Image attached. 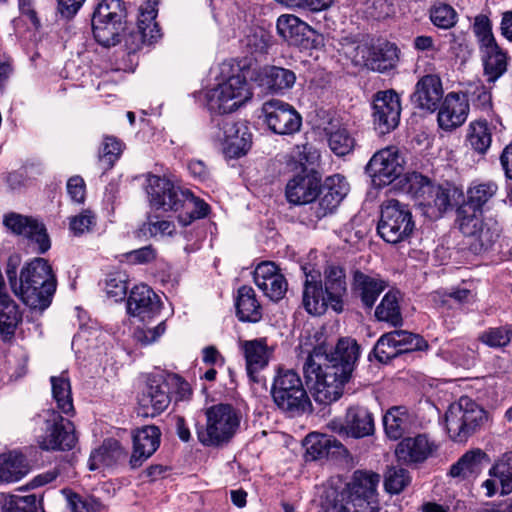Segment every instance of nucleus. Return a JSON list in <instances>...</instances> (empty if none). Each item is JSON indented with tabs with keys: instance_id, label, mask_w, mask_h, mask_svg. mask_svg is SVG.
I'll use <instances>...</instances> for the list:
<instances>
[{
	"instance_id": "obj_58",
	"label": "nucleus",
	"mask_w": 512,
	"mask_h": 512,
	"mask_svg": "<svg viewBox=\"0 0 512 512\" xmlns=\"http://www.w3.org/2000/svg\"><path fill=\"white\" fill-rule=\"evenodd\" d=\"M330 357L323 355L320 349H314V351L308 355L303 365V372L307 380L317 381L318 378L323 375L325 364L328 363Z\"/></svg>"
},
{
	"instance_id": "obj_24",
	"label": "nucleus",
	"mask_w": 512,
	"mask_h": 512,
	"mask_svg": "<svg viewBox=\"0 0 512 512\" xmlns=\"http://www.w3.org/2000/svg\"><path fill=\"white\" fill-rule=\"evenodd\" d=\"M254 282L272 301L281 300L288 289V284L273 262H262L254 271Z\"/></svg>"
},
{
	"instance_id": "obj_19",
	"label": "nucleus",
	"mask_w": 512,
	"mask_h": 512,
	"mask_svg": "<svg viewBox=\"0 0 512 512\" xmlns=\"http://www.w3.org/2000/svg\"><path fill=\"white\" fill-rule=\"evenodd\" d=\"M218 138L223 151L229 158L245 155L251 147L252 135L244 122L224 119L219 127Z\"/></svg>"
},
{
	"instance_id": "obj_57",
	"label": "nucleus",
	"mask_w": 512,
	"mask_h": 512,
	"mask_svg": "<svg viewBox=\"0 0 512 512\" xmlns=\"http://www.w3.org/2000/svg\"><path fill=\"white\" fill-rule=\"evenodd\" d=\"M392 332L393 336H395L398 351H400L401 354L416 350H423L428 347L427 342L419 335L405 330H395Z\"/></svg>"
},
{
	"instance_id": "obj_21",
	"label": "nucleus",
	"mask_w": 512,
	"mask_h": 512,
	"mask_svg": "<svg viewBox=\"0 0 512 512\" xmlns=\"http://www.w3.org/2000/svg\"><path fill=\"white\" fill-rule=\"evenodd\" d=\"M158 0H144L139 8L137 31L129 36L131 49L137 50L143 44H151L160 37V29L155 21L158 13Z\"/></svg>"
},
{
	"instance_id": "obj_46",
	"label": "nucleus",
	"mask_w": 512,
	"mask_h": 512,
	"mask_svg": "<svg viewBox=\"0 0 512 512\" xmlns=\"http://www.w3.org/2000/svg\"><path fill=\"white\" fill-rule=\"evenodd\" d=\"M485 458L486 454L480 449L466 452L451 466L449 475L454 478H466L476 474L480 471L482 461Z\"/></svg>"
},
{
	"instance_id": "obj_50",
	"label": "nucleus",
	"mask_w": 512,
	"mask_h": 512,
	"mask_svg": "<svg viewBox=\"0 0 512 512\" xmlns=\"http://www.w3.org/2000/svg\"><path fill=\"white\" fill-rule=\"evenodd\" d=\"M125 17L121 0H102L96 7L92 22L107 20L123 21Z\"/></svg>"
},
{
	"instance_id": "obj_43",
	"label": "nucleus",
	"mask_w": 512,
	"mask_h": 512,
	"mask_svg": "<svg viewBox=\"0 0 512 512\" xmlns=\"http://www.w3.org/2000/svg\"><path fill=\"white\" fill-rule=\"evenodd\" d=\"M123 455L122 448L118 441L108 439L95 449L89 458L88 466L90 470H96L101 466H111L116 463Z\"/></svg>"
},
{
	"instance_id": "obj_29",
	"label": "nucleus",
	"mask_w": 512,
	"mask_h": 512,
	"mask_svg": "<svg viewBox=\"0 0 512 512\" xmlns=\"http://www.w3.org/2000/svg\"><path fill=\"white\" fill-rule=\"evenodd\" d=\"M161 432L154 425L143 426L137 429L133 434V452L130 464L137 468L151 457L160 445Z\"/></svg>"
},
{
	"instance_id": "obj_22",
	"label": "nucleus",
	"mask_w": 512,
	"mask_h": 512,
	"mask_svg": "<svg viewBox=\"0 0 512 512\" xmlns=\"http://www.w3.org/2000/svg\"><path fill=\"white\" fill-rule=\"evenodd\" d=\"M387 286L381 276L356 270L353 273L351 292L364 309L371 310Z\"/></svg>"
},
{
	"instance_id": "obj_15",
	"label": "nucleus",
	"mask_w": 512,
	"mask_h": 512,
	"mask_svg": "<svg viewBox=\"0 0 512 512\" xmlns=\"http://www.w3.org/2000/svg\"><path fill=\"white\" fill-rule=\"evenodd\" d=\"M330 428L340 434L352 438H364L375 431L373 414L364 406L355 405L347 409L344 420H332Z\"/></svg>"
},
{
	"instance_id": "obj_28",
	"label": "nucleus",
	"mask_w": 512,
	"mask_h": 512,
	"mask_svg": "<svg viewBox=\"0 0 512 512\" xmlns=\"http://www.w3.org/2000/svg\"><path fill=\"white\" fill-rule=\"evenodd\" d=\"M127 311L142 321L153 318L160 311L159 298L145 284L133 287L127 300Z\"/></svg>"
},
{
	"instance_id": "obj_55",
	"label": "nucleus",
	"mask_w": 512,
	"mask_h": 512,
	"mask_svg": "<svg viewBox=\"0 0 512 512\" xmlns=\"http://www.w3.org/2000/svg\"><path fill=\"white\" fill-rule=\"evenodd\" d=\"M122 153V143L112 136H106L99 150V162L104 169H110Z\"/></svg>"
},
{
	"instance_id": "obj_56",
	"label": "nucleus",
	"mask_w": 512,
	"mask_h": 512,
	"mask_svg": "<svg viewBox=\"0 0 512 512\" xmlns=\"http://www.w3.org/2000/svg\"><path fill=\"white\" fill-rule=\"evenodd\" d=\"M128 276L124 272L110 273L105 281V291L109 298L118 302L126 296Z\"/></svg>"
},
{
	"instance_id": "obj_42",
	"label": "nucleus",
	"mask_w": 512,
	"mask_h": 512,
	"mask_svg": "<svg viewBox=\"0 0 512 512\" xmlns=\"http://www.w3.org/2000/svg\"><path fill=\"white\" fill-rule=\"evenodd\" d=\"M52 397L58 410L64 414L74 412L71 383L66 372L50 378Z\"/></svg>"
},
{
	"instance_id": "obj_18",
	"label": "nucleus",
	"mask_w": 512,
	"mask_h": 512,
	"mask_svg": "<svg viewBox=\"0 0 512 512\" xmlns=\"http://www.w3.org/2000/svg\"><path fill=\"white\" fill-rule=\"evenodd\" d=\"M3 225L9 232L35 243L39 253H45L50 248L44 225L31 216L9 212L3 216Z\"/></svg>"
},
{
	"instance_id": "obj_17",
	"label": "nucleus",
	"mask_w": 512,
	"mask_h": 512,
	"mask_svg": "<svg viewBox=\"0 0 512 512\" xmlns=\"http://www.w3.org/2000/svg\"><path fill=\"white\" fill-rule=\"evenodd\" d=\"M76 441L73 423L52 411L51 418L46 420L45 434L39 438V446L43 450L64 451L72 449Z\"/></svg>"
},
{
	"instance_id": "obj_45",
	"label": "nucleus",
	"mask_w": 512,
	"mask_h": 512,
	"mask_svg": "<svg viewBox=\"0 0 512 512\" xmlns=\"http://www.w3.org/2000/svg\"><path fill=\"white\" fill-rule=\"evenodd\" d=\"M467 141L471 148L479 153L485 154L492 143V128L486 120H477L469 124Z\"/></svg>"
},
{
	"instance_id": "obj_47",
	"label": "nucleus",
	"mask_w": 512,
	"mask_h": 512,
	"mask_svg": "<svg viewBox=\"0 0 512 512\" xmlns=\"http://www.w3.org/2000/svg\"><path fill=\"white\" fill-rule=\"evenodd\" d=\"M461 96L481 111L489 112L492 109L491 91L481 81L467 83Z\"/></svg>"
},
{
	"instance_id": "obj_35",
	"label": "nucleus",
	"mask_w": 512,
	"mask_h": 512,
	"mask_svg": "<svg viewBox=\"0 0 512 512\" xmlns=\"http://www.w3.org/2000/svg\"><path fill=\"white\" fill-rule=\"evenodd\" d=\"M347 290L344 270L335 265H330L325 270V294L332 309L341 312L343 309V296Z\"/></svg>"
},
{
	"instance_id": "obj_30",
	"label": "nucleus",
	"mask_w": 512,
	"mask_h": 512,
	"mask_svg": "<svg viewBox=\"0 0 512 512\" xmlns=\"http://www.w3.org/2000/svg\"><path fill=\"white\" fill-rule=\"evenodd\" d=\"M319 188V178L313 174H301L287 183L285 194L289 203L303 205L316 199Z\"/></svg>"
},
{
	"instance_id": "obj_1",
	"label": "nucleus",
	"mask_w": 512,
	"mask_h": 512,
	"mask_svg": "<svg viewBox=\"0 0 512 512\" xmlns=\"http://www.w3.org/2000/svg\"><path fill=\"white\" fill-rule=\"evenodd\" d=\"M498 185L494 181L473 182L468 187L466 199L456 211L459 230L471 239L470 249L479 254L488 250L499 237L497 223L483 219V208L496 195Z\"/></svg>"
},
{
	"instance_id": "obj_48",
	"label": "nucleus",
	"mask_w": 512,
	"mask_h": 512,
	"mask_svg": "<svg viewBox=\"0 0 512 512\" xmlns=\"http://www.w3.org/2000/svg\"><path fill=\"white\" fill-rule=\"evenodd\" d=\"M92 29L95 40L104 47H110L120 42L123 24L116 20L96 21L92 22Z\"/></svg>"
},
{
	"instance_id": "obj_64",
	"label": "nucleus",
	"mask_w": 512,
	"mask_h": 512,
	"mask_svg": "<svg viewBox=\"0 0 512 512\" xmlns=\"http://www.w3.org/2000/svg\"><path fill=\"white\" fill-rule=\"evenodd\" d=\"M182 208L187 210L191 219L204 218L209 213V205L195 197L189 190L187 191L186 200Z\"/></svg>"
},
{
	"instance_id": "obj_5",
	"label": "nucleus",
	"mask_w": 512,
	"mask_h": 512,
	"mask_svg": "<svg viewBox=\"0 0 512 512\" xmlns=\"http://www.w3.org/2000/svg\"><path fill=\"white\" fill-rule=\"evenodd\" d=\"M270 394L276 407L290 417L301 415L311 407L310 398L299 374L291 369H278Z\"/></svg>"
},
{
	"instance_id": "obj_63",
	"label": "nucleus",
	"mask_w": 512,
	"mask_h": 512,
	"mask_svg": "<svg viewBox=\"0 0 512 512\" xmlns=\"http://www.w3.org/2000/svg\"><path fill=\"white\" fill-rule=\"evenodd\" d=\"M165 322L161 321L155 327H138L134 331L135 339L143 345H149L157 341L165 332Z\"/></svg>"
},
{
	"instance_id": "obj_26",
	"label": "nucleus",
	"mask_w": 512,
	"mask_h": 512,
	"mask_svg": "<svg viewBox=\"0 0 512 512\" xmlns=\"http://www.w3.org/2000/svg\"><path fill=\"white\" fill-rule=\"evenodd\" d=\"M251 79L267 92L282 93L293 87L296 75L292 70L283 67L265 66L254 70Z\"/></svg>"
},
{
	"instance_id": "obj_60",
	"label": "nucleus",
	"mask_w": 512,
	"mask_h": 512,
	"mask_svg": "<svg viewBox=\"0 0 512 512\" xmlns=\"http://www.w3.org/2000/svg\"><path fill=\"white\" fill-rule=\"evenodd\" d=\"M473 32L478 39L480 50L497 44L492 33L491 21L486 15H478L475 17Z\"/></svg>"
},
{
	"instance_id": "obj_37",
	"label": "nucleus",
	"mask_w": 512,
	"mask_h": 512,
	"mask_svg": "<svg viewBox=\"0 0 512 512\" xmlns=\"http://www.w3.org/2000/svg\"><path fill=\"white\" fill-rule=\"evenodd\" d=\"M302 303L311 315H322L330 306L328 295L324 293L321 283L308 274L304 283Z\"/></svg>"
},
{
	"instance_id": "obj_52",
	"label": "nucleus",
	"mask_w": 512,
	"mask_h": 512,
	"mask_svg": "<svg viewBox=\"0 0 512 512\" xmlns=\"http://www.w3.org/2000/svg\"><path fill=\"white\" fill-rule=\"evenodd\" d=\"M429 17L434 26L440 29H450L457 22V13L448 4H436L430 8Z\"/></svg>"
},
{
	"instance_id": "obj_13",
	"label": "nucleus",
	"mask_w": 512,
	"mask_h": 512,
	"mask_svg": "<svg viewBox=\"0 0 512 512\" xmlns=\"http://www.w3.org/2000/svg\"><path fill=\"white\" fill-rule=\"evenodd\" d=\"M169 386L162 374L150 375L138 395V404L143 416L154 417L170 404Z\"/></svg>"
},
{
	"instance_id": "obj_41",
	"label": "nucleus",
	"mask_w": 512,
	"mask_h": 512,
	"mask_svg": "<svg viewBox=\"0 0 512 512\" xmlns=\"http://www.w3.org/2000/svg\"><path fill=\"white\" fill-rule=\"evenodd\" d=\"M21 321L22 313L11 297L0 298V335L2 339H11Z\"/></svg>"
},
{
	"instance_id": "obj_9",
	"label": "nucleus",
	"mask_w": 512,
	"mask_h": 512,
	"mask_svg": "<svg viewBox=\"0 0 512 512\" xmlns=\"http://www.w3.org/2000/svg\"><path fill=\"white\" fill-rule=\"evenodd\" d=\"M415 228L412 213L406 204L388 199L381 205L377 232L387 243L397 244L408 239Z\"/></svg>"
},
{
	"instance_id": "obj_33",
	"label": "nucleus",
	"mask_w": 512,
	"mask_h": 512,
	"mask_svg": "<svg viewBox=\"0 0 512 512\" xmlns=\"http://www.w3.org/2000/svg\"><path fill=\"white\" fill-rule=\"evenodd\" d=\"M241 347L246 360L247 374L250 379L257 382L258 372L268 365L271 356V351L268 348L266 339L260 338L244 341Z\"/></svg>"
},
{
	"instance_id": "obj_32",
	"label": "nucleus",
	"mask_w": 512,
	"mask_h": 512,
	"mask_svg": "<svg viewBox=\"0 0 512 512\" xmlns=\"http://www.w3.org/2000/svg\"><path fill=\"white\" fill-rule=\"evenodd\" d=\"M277 31L283 39L295 46H306L315 34L308 24L290 14L278 18Z\"/></svg>"
},
{
	"instance_id": "obj_51",
	"label": "nucleus",
	"mask_w": 512,
	"mask_h": 512,
	"mask_svg": "<svg viewBox=\"0 0 512 512\" xmlns=\"http://www.w3.org/2000/svg\"><path fill=\"white\" fill-rule=\"evenodd\" d=\"M425 181L424 193H428L431 200L428 201L429 206L437 209L439 214L447 210L451 205V196L449 189L440 185H432L428 178H422Z\"/></svg>"
},
{
	"instance_id": "obj_40",
	"label": "nucleus",
	"mask_w": 512,
	"mask_h": 512,
	"mask_svg": "<svg viewBox=\"0 0 512 512\" xmlns=\"http://www.w3.org/2000/svg\"><path fill=\"white\" fill-rule=\"evenodd\" d=\"M28 473L25 457L18 452H9L0 455V481L16 482Z\"/></svg>"
},
{
	"instance_id": "obj_27",
	"label": "nucleus",
	"mask_w": 512,
	"mask_h": 512,
	"mask_svg": "<svg viewBox=\"0 0 512 512\" xmlns=\"http://www.w3.org/2000/svg\"><path fill=\"white\" fill-rule=\"evenodd\" d=\"M437 449L434 441L427 435L418 434L402 439L395 449L396 457L405 464L421 463L430 457Z\"/></svg>"
},
{
	"instance_id": "obj_36",
	"label": "nucleus",
	"mask_w": 512,
	"mask_h": 512,
	"mask_svg": "<svg viewBox=\"0 0 512 512\" xmlns=\"http://www.w3.org/2000/svg\"><path fill=\"white\" fill-rule=\"evenodd\" d=\"M484 75L488 83H495L508 68L509 57L498 44L480 50Z\"/></svg>"
},
{
	"instance_id": "obj_38",
	"label": "nucleus",
	"mask_w": 512,
	"mask_h": 512,
	"mask_svg": "<svg viewBox=\"0 0 512 512\" xmlns=\"http://www.w3.org/2000/svg\"><path fill=\"white\" fill-rule=\"evenodd\" d=\"M324 133L327 137L329 148L335 155L345 156L354 150L356 140L345 126L330 122L324 128Z\"/></svg>"
},
{
	"instance_id": "obj_49",
	"label": "nucleus",
	"mask_w": 512,
	"mask_h": 512,
	"mask_svg": "<svg viewBox=\"0 0 512 512\" xmlns=\"http://www.w3.org/2000/svg\"><path fill=\"white\" fill-rule=\"evenodd\" d=\"M489 474L497 478L501 485V494L512 492V451L504 453L491 467Z\"/></svg>"
},
{
	"instance_id": "obj_61",
	"label": "nucleus",
	"mask_w": 512,
	"mask_h": 512,
	"mask_svg": "<svg viewBox=\"0 0 512 512\" xmlns=\"http://www.w3.org/2000/svg\"><path fill=\"white\" fill-rule=\"evenodd\" d=\"M512 329L509 327H495L484 331L479 340L492 348H500L508 345L511 341Z\"/></svg>"
},
{
	"instance_id": "obj_14",
	"label": "nucleus",
	"mask_w": 512,
	"mask_h": 512,
	"mask_svg": "<svg viewBox=\"0 0 512 512\" xmlns=\"http://www.w3.org/2000/svg\"><path fill=\"white\" fill-rule=\"evenodd\" d=\"M401 104L394 90L379 91L373 100V122L380 134L394 130L400 120Z\"/></svg>"
},
{
	"instance_id": "obj_7",
	"label": "nucleus",
	"mask_w": 512,
	"mask_h": 512,
	"mask_svg": "<svg viewBox=\"0 0 512 512\" xmlns=\"http://www.w3.org/2000/svg\"><path fill=\"white\" fill-rule=\"evenodd\" d=\"M488 421L487 412L469 397L452 403L445 414L446 429L455 442H465Z\"/></svg>"
},
{
	"instance_id": "obj_54",
	"label": "nucleus",
	"mask_w": 512,
	"mask_h": 512,
	"mask_svg": "<svg viewBox=\"0 0 512 512\" xmlns=\"http://www.w3.org/2000/svg\"><path fill=\"white\" fill-rule=\"evenodd\" d=\"M408 471L401 467H390L384 477V486L387 492L398 494L410 483Z\"/></svg>"
},
{
	"instance_id": "obj_44",
	"label": "nucleus",
	"mask_w": 512,
	"mask_h": 512,
	"mask_svg": "<svg viewBox=\"0 0 512 512\" xmlns=\"http://www.w3.org/2000/svg\"><path fill=\"white\" fill-rule=\"evenodd\" d=\"M375 317L379 321H384L397 327L403 323L401 310L399 306V292L388 291L375 309Z\"/></svg>"
},
{
	"instance_id": "obj_53",
	"label": "nucleus",
	"mask_w": 512,
	"mask_h": 512,
	"mask_svg": "<svg viewBox=\"0 0 512 512\" xmlns=\"http://www.w3.org/2000/svg\"><path fill=\"white\" fill-rule=\"evenodd\" d=\"M37 510V498L34 494L8 495L3 499L2 512H37Z\"/></svg>"
},
{
	"instance_id": "obj_31",
	"label": "nucleus",
	"mask_w": 512,
	"mask_h": 512,
	"mask_svg": "<svg viewBox=\"0 0 512 512\" xmlns=\"http://www.w3.org/2000/svg\"><path fill=\"white\" fill-rule=\"evenodd\" d=\"M306 460H321L342 455L346 449L333 436L325 434H310L305 439Z\"/></svg>"
},
{
	"instance_id": "obj_12",
	"label": "nucleus",
	"mask_w": 512,
	"mask_h": 512,
	"mask_svg": "<svg viewBox=\"0 0 512 512\" xmlns=\"http://www.w3.org/2000/svg\"><path fill=\"white\" fill-rule=\"evenodd\" d=\"M262 114L269 129L279 135H291L299 131L302 117L296 109L279 99L263 103Z\"/></svg>"
},
{
	"instance_id": "obj_11",
	"label": "nucleus",
	"mask_w": 512,
	"mask_h": 512,
	"mask_svg": "<svg viewBox=\"0 0 512 512\" xmlns=\"http://www.w3.org/2000/svg\"><path fill=\"white\" fill-rule=\"evenodd\" d=\"M403 160L396 147L390 146L377 151L366 166L373 185L383 187L392 183L403 172Z\"/></svg>"
},
{
	"instance_id": "obj_23",
	"label": "nucleus",
	"mask_w": 512,
	"mask_h": 512,
	"mask_svg": "<svg viewBox=\"0 0 512 512\" xmlns=\"http://www.w3.org/2000/svg\"><path fill=\"white\" fill-rule=\"evenodd\" d=\"M437 109L438 125L445 131H453L462 126L469 114V104L457 92L448 93Z\"/></svg>"
},
{
	"instance_id": "obj_25",
	"label": "nucleus",
	"mask_w": 512,
	"mask_h": 512,
	"mask_svg": "<svg viewBox=\"0 0 512 512\" xmlns=\"http://www.w3.org/2000/svg\"><path fill=\"white\" fill-rule=\"evenodd\" d=\"M442 81L439 76L428 74L421 77L416 85L411 101L425 111L434 112L443 99Z\"/></svg>"
},
{
	"instance_id": "obj_2",
	"label": "nucleus",
	"mask_w": 512,
	"mask_h": 512,
	"mask_svg": "<svg viewBox=\"0 0 512 512\" xmlns=\"http://www.w3.org/2000/svg\"><path fill=\"white\" fill-rule=\"evenodd\" d=\"M18 255L9 257L6 275L13 293L32 309L44 310L56 291V279L51 266L43 258H35L22 268L17 279Z\"/></svg>"
},
{
	"instance_id": "obj_34",
	"label": "nucleus",
	"mask_w": 512,
	"mask_h": 512,
	"mask_svg": "<svg viewBox=\"0 0 512 512\" xmlns=\"http://www.w3.org/2000/svg\"><path fill=\"white\" fill-rule=\"evenodd\" d=\"M414 423L413 415L402 406L391 407L383 416L384 430L391 440H398L409 433Z\"/></svg>"
},
{
	"instance_id": "obj_20",
	"label": "nucleus",
	"mask_w": 512,
	"mask_h": 512,
	"mask_svg": "<svg viewBox=\"0 0 512 512\" xmlns=\"http://www.w3.org/2000/svg\"><path fill=\"white\" fill-rule=\"evenodd\" d=\"M349 191L345 178L339 174L328 177L319 188V199L311 206L314 216L322 219L333 213Z\"/></svg>"
},
{
	"instance_id": "obj_16",
	"label": "nucleus",
	"mask_w": 512,
	"mask_h": 512,
	"mask_svg": "<svg viewBox=\"0 0 512 512\" xmlns=\"http://www.w3.org/2000/svg\"><path fill=\"white\" fill-rule=\"evenodd\" d=\"M354 51L353 61L357 65L378 72L392 68L398 59V48L389 42L377 46L362 43L357 45Z\"/></svg>"
},
{
	"instance_id": "obj_4",
	"label": "nucleus",
	"mask_w": 512,
	"mask_h": 512,
	"mask_svg": "<svg viewBox=\"0 0 512 512\" xmlns=\"http://www.w3.org/2000/svg\"><path fill=\"white\" fill-rule=\"evenodd\" d=\"M359 356L357 342L350 338L340 339L325 364L323 375L314 382L313 396L320 404H330L341 398L345 385L350 381Z\"/></svg>"
},
{
	"instance_id": "obj_3",
	"label": "nucleus",
	"mask_w": 512,
	"mask_h": 512,
	"mask_svg": "<svg viewBox=\"0 0 512 512\" xmlns=\"http://www.w3.org/2000/svg\"><path fill=\"white\" fill-rule=\"evenodd\" d=\"M377 473L355 471L343 487L327 484L319 495L321 512H377Z\"/></svg>"
},
{
	"instance_id": "obj_8",
	"label": "nucleus",
	"mask_w": 512,
	"mask_h": 512,
	"mask_svg": "<svg viewBox=\"0 0 512 512\" xmlns=\"http://www.w3.org/2000/svg\"><path fill=\"white\" fill-rule=\"evenodd\" d=\"M251 86L242 74H236L208 90L205 94L206 106L211 113H232L251 100Z\"/></svg>"
},
{
	"instance_id": "obj_59",
	"label": "nucleus",
	"mask_w": 512,
	"mask_h": 512,
	"mask_svg": "<svg viewBox=\"0 0 512 512\" xmlns=\"http://www.w3.org/2000/svg\"><path fill=\"white\" fill-rule=\"evenodd\" d=\"M374 354L382 363H387L401 354L400 351H398L393 332L386 333L378 339L374 347Z\"/></svg>"
},
{
	"instance_id": "obj_39",
	"label": "nucleus",
	"mask_w": 512,
	"mask_h": 512,
	"mask_svg": "<svg viewBox=\"0 0 512 512\" xmlns=\"http://www.w3.org/2000/svg\"><path fill=\"white\" fill-rule=\"evenodd\" d=\"M236 311L239 320L243 322L255 323L261 319L262 308L252 287L242 286L238 289Z\"/></svg>"
},
{
	"instance_id": "obj_62",
	"label": "nucleus",
	"mask_w": 512,
	"mask_h": 512,
	"mask_svg": "<svg viewBox=\"0 0 512 512\" xmlns=\"http://www.w3.org/2000/svg\"><path fill=\"white\" fill-rule=\"evenodd\" d=\"M96 225V217L95 214L90 210H84L80 214L72 217L70 219V230L74 235H82L85 232L91 231V229Z\"/></svg>"
},
{
	"instance_id": "obj_6",
	"label": "nucleus",
	"mask_w": 512,
	"mask_h": 512,
	"mask_svg": "<svg viewBox=\"0 0 512 512\" xmlns=\"http://www.w3.org/2000/svg\"><path fill=\"white\" fill-rule=\"evenodd\" d=\"M206 425L198 429L197 436L205 446L219 447L227 444L240 427L241 413L231 404H216L205 412Z\"/></svg>"
},
{
	"instance_id": "obj_10",
	"label": "nucleus",
	"mask_w": 512,
	"mask_h": 512,
	"mask_svg": "<svg viewBox=\"0 0 512 512\" xmlns=\"http://www.w3.org/2000/svg\"><path fill=\"white\" fill-rule=\"evenodd\" d=\"M146 182V191L153 208L178 211L184 206L188 189H183L169 179L152 174L147 175Z\"/></svg>"
}]
</instances>
